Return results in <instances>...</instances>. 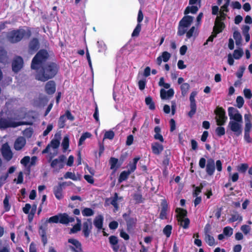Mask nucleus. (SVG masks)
Masks as SVG:
<instances>
[{
    "label": "nucleus",
    "mask_w": 252,
    "mask_h": 252,
    "mask_svg": "<svg viewBox=\"0 0 252 252\" xmlns=\"http://www.w3.org/2000/svg\"><path fill=\"white\" fill-rule=\"evenodd\" d=\"M60 67L55 62L44 63L37 70L35 79L38 81L45 82L54 78L58 73Z\"/></svg>",
    "instance_id": "obj_1"
},
{
    "label": "nucleus",
    "mask_w": 252,
    "mask_h": 252,
    "mask_svg": "<svg viewBox=\"0 0 252 252\" xmlns=\"http://www.w3.org/2000/svg\"><path fill=\"white\" fill-rule=\"evenodd\" d=\"M32 34V28L25 27V29L19 28L7 32L6 38L11 43H17L21 41L24 38L29 39Z\"/></svg>",
    "instance_id": "obj_2"
},
{
    "label": "nucleus",
    "mask_w": 252,
    "mask_h": 252,
    "mask_svg": "<svg viewBox=\"0 0 252 252\" xmlns=\"http://www.w3.org/2000/svg\"><path fill=\"white\" fill-rule=\"evenodd\" d=\"M49 57L48 52L44 49L39 50L32 60L31 68L38 69V66L45 62Z\"/></svg>",
    "instance_id": "obj_3"
},
{
    "label": "nucleus",
    "mask_w": 252,
    "mask_h": 252,
    "mask_svg": "<svg viewBox=\"0 0 252 252\" xmlns=\"http://www.w3.org/2000/svg\"><path fill=\"white\" fill-rule=\"evenodd\" d=\"M26 122H14L11 118H0V129H5L9 127H16L17 126L28 125Z\"/></svg>",
    "instance_id": "obj_4"
},
{
    "label": "nucleus",
    "mask_w": 252,
    "mask_h": 252,
    "mask_svg": "<svg viewBox=\"0 0 252 252\" xmlns=\"http://www.w3.org/2000/svg\"><path fill=\"white\" fill-rule=\"evenodd\" d=\"M216 120L217 125L219 126H223L227 119L224 109L221 107H217L215 109Z\"/></svg>",
    "instance_id": "obj_5"
},
{
    "label": "nucleus",
    "mask_w": 252,
    "mask_h": 252,
    "mask_svg": "<svg viewBox=\"0 0 252 252\" xmlns=\"http://www.w3.org/2000/svg\"><path fill=\"white\" fill-rule=\"evenodd\" d=\"M130 211L129 212V213H126L123 215V217L126 223V230L128 233L133 232L137 221L136 218L130 217Z\"/></svg>",
    "instance_id": "obj_6"
},
{
    "label": "nucleus",
    "mask_w": 252,
    "mask_h": 252,
    "mask_svg": "<svg viewBox=\"0 0 252 252\" xmlns=\"http://www.w3.org/2000/svg\"><path fill=\"white\" fill-rule=\"evenodd\" d=\"M24 61L20 56H16L12 62V71L17 73L23 67Z\"/></svg>",
    "instance_id": "obj_7"
},
{
    "label": "nucleus",
    "mask_w": 252,
    "mask_h": 252,
    "mask_svg": "<svg viewBox=\"0 0 252 252\" xmlns=\"http://www.w3.org/2000/svg\"><path fill=\"white\" fill-rule=\"evenodd\" d=\"M1 153L4 158L7 161L10 160L13 157V153L7 143H5L2 145Z\"/></svg>",
    "instance_id": "obj_8"
},
{
    "label": "nucleus",
    "mask_w": 252,
    "mask_h": 252,
    "mask_svg": "<svg viewBox=\"0 0 252 252\" xmlns=\"http://www.w3.org/2000/svg\"><path fill=\"white\" fill-rule=\"evenodd\" d=\"M196 92H192L189 96L190 110L188 113V116L191 118L196 112V104L195 100Z\"/></svg>",
    "instance_id": "obj_9"
},
{
    "label": "nucleus",
    "mask_w": 252,
    "mask_h": 252,
    "mask_svg": "<svg viewBox=\"0 0 252 252\" xmlns=\"http://www.w3.org/2000/svg\"><path fill=\"white\" fill-rule=\"evenodd\" d=\"M228 127L234 133L236 136H239L242 134V129L241 125L239 123L234 121H230L229 122Z\"/></svg>",
    "instance_id": "obj_10"
},
{
    "label": "nucleus",
    "mask_w": 252,
    "mask_h": 252,
    "mask_svg": "<svg viewBox=\"0 0 252 252\" xmlns=\"http://www.w3.org/2000/svg\"><path fill=\"white\" fill-rule=\"evenodd\" d=\"M68 242L73 245L70 246V249L73 252H83L81 243L77 239L70 238L68 239Z\"/></svg>",
    "instance_id": "obj_11"
},
{
    "label": "nucleus",
    "mask_w": 252,
    "mask_h": 252,
    "mask_svg": "<svg viewBox=\"0 0 252 252\" xmlns=\"http://www.w3.org/2000/svg\"><path fill=\"white\" fill-rule=\"evenodd\" d=\"M66 159L65 156L62 155L59 157L58 158L54 159L51 163V166L53 168H55L57 165L59 166V169H62L64 166V162Z\"/></svg>",
    "instance_id": "obj_12"
},
{
    "label": "nucleus",
    "mask_w": 252,
    "mask_h": 252,
    "mask_svg": "<svg viewBox=\"0 0 252 252\" xmlns=\"http://www.w3.org/2000/svg\"><path fill=\"white\" fill-rule=\"evenodd\" d=\"M92 229V223L91 219H88L86 221L83 223L82 232L84 237L88 238Z\"/></svg>",
    "instance_id": "obj_13"
},
{
    "label": "nucleus",
    "mask_w": 252,
    "mask_h": 252,
    "mask_svg": "<svg viewBox=\"0 0 252 252\" xmlns=\"http://www.w3.org/2000/svg\"><path fill=\"white\" fill-rule=\"evenodd\" d=\"M29 51L30 53H34L36 52L39 48L40 43L37 38H32L29 43Z\"/></svg>",
    "instance_id": "obj_14"
},
{
    "label": "nucleus",
    "mask_w": 252,
    "mask_h": 252,
    "mask_svg": "<svg viewBox=\"0 0 252 252\" xmlns=\"http://www.w3.org/2000/svg\"><path fill=\"white\" fill-rule=\"evenodd\" d=\"M225 28V25L222 21H219V18L217 17L213 27V32L217 34L221 32Z\"/></svg>",
    "instance_id": "obj_15"
},
{
    "label": "nucleus",
    "mask_w": 252,
    "mask_h": 252,
    "mask_svg": "<svg viewBox=\"0 0 252 252\" xmlns=\"http://www.w3.org/2000/svg\"><path fill=\"white\" fill-rule=\"evenodd\" d=\"M215 171V163L214 160L210 158L207 160L206 171L209 176H212Z\"/></svg>",
    "instance_id": "obj_16"
},
{
    "label": "nucleus",
    "mask_w": 252,
    "mask_h": 252,
    "mask_svg": "<svg viewBox=\"0 0 252 252\" xmlns=\"http://www.w3.org/2000/svg\"><path fill=\"white\" fill-rule=\"evenodd\" d=\"M64 188L59 183L57 186H55L53 188V192L55 197L58 199L61 200L64 197L63 190Z\"/></svg>",
    "instance_id": "obj_17"
},
{
    "label": "nucleus",
    "mask_w": 252,
    "mask_h": 252,
    "mask_svg": "<svg viewBox=\"0 0 252 252\" xmlns=\"http://www.w3.org/2000/svg\"><path fill=\"white\" fill-rule=\"evenodd\" d=\"M56 83L51 80L47 82L45 86V90L47 94L51 95L53 94L56 92Z\"/></svg>",
    "instance_id": "obj_18"
},
{
    "label": "nucleus",
    "mask_w": 252,
    "mask_h": 252,
    "mask_svg": "<svg viewBox=\"0 0 252 252\" xmlns=\"http://www.w3.org/2000/svg\"><path fill=\"white\" fill-rule=\"evenodd\" d=\"M161 206V209L159 218L161 220H165L167 219V211L168 209V204L165 199L162 200Z\"/></svg>",
    "instance_id": "obj_19"
},
{
    "label": "nucleus",
    "mask_w": 252,
    "mask_h": 252,
    "mask_svg": "<svg viewBox=\"0 0 252 252\" xmlns=\"http://www.w3.org/2000/svg\"><path fill=\"white\" fill-rule=\"evenodd\" d=\"M26 140L23 136L18 137L15 141L14 148L16 151L21 150L26 145Z\"/></svg>",
    "instance_id": "obj_20"
},
{
    "label": "nucleus",
    "mask_w": 252,
    "mask_h": 252,
    "mask_svg": "<svg viewBox=\"0 0 252 252\" xmlns=\"http://www.w3.org/2000/svg\"><path fill=\"white\" fill-rule=\"evenodd\" d=\"M174 94V91L173 89H169L168 91H165L161 89L160 91V95L162 99H169L172 97Z\"/></svg>",
    "instance_id": "obj_21"
},
{
    "label": "nucleus",
    "mask_w": 252,
    "mask_h": 252,
    "mask_svg": "<svg viewBox=\"0 0 252 252\" xmlns=\"http://www.w3.org/2000/svg\"><path fill=\"white\" fill-rule=\"evenodd\" d=\"M46 224L41 225L39 227V233L41 237L43 245L45 246L47 243V237L46 235Z\"/></svg>",
    "instance_id": "obj_22"
},
{
    "label": "nucleus",
    "mask_w": 252,
    "mask_h": 252,
    "mask_svg": "<svg viewBox=\"0 0 252 252\" xmlns=\"http://www.w3.org/2000/svg\"><path fill=\"white\" fill-rule=\"evenodd\" d=\"M151 149L153 154L159 155L163 150V146L158 142H154L152 144Z\"/></svg>",
    "instance_id": "obj_23"
},
{
    "label": "nucleus",
    "mask_w": 252,
    "mask_h": 252,
    "mask_svg": "<svg viewBox=\"0 0 252 252\" xmlns=\"http://www.w3.org/2000/svg\"><path fill=\"white\" fill-rule=\"evenodd\" d=\"M193 17L191 16L186 15L180 20L179 23L184 27L189 28L192 24Z\"/></svg>",
    "instance_id": "obj_24"
},
{
    "label": "nucleus",
    "mask_w": 252,
    "mask_h": 252,
    "mask_svg": "<svg viewBox=\"0 0 252 252\" xmlns=\"http://www.w3.org/2000/svg\"><path fill=\"white\" fill-rule=\"evenodd\" d=\"M103 217L101 215L96 216L94 220V224L98 230L103 228Z\"/></svg>",
    "instance_id": "obj_25"
},
{
    "label": "nucleus",
    "mask_w": 252,
    "mask_h": 252,
    "mask_svg": "<svg viewBox=\"0 0 252 252\" xmlns=\"http://www.w3.org/2000/svg\"><path fill=\"white\" fill-rule=\"evenodd\" d=\"M109 243L112 246V248L115 252H117L120 248L118 245V238L114 235L110 236L109 238Z\"/></svg>",
    "instance_id": "obj_26"
},
{
    "label": "nucleus",
    "mask_w": 252,
    "mask_h": 252,
    "mask_svg": "<svg viewBox=\"0 0 252 252\" xmlns=\"http://www.w3.org/2000/svg\"><path fill=\"white\" fill-rule=\"evenodd\" d=\"M175 212L177 213V220L185 218L187 216V211L186 209L181 208H177Z\"/></svg>",
    "instance_id": "obj_27"
},
{
    "label": "nucleus",
    "mask_w": 252,
    "mask_h": 252,
    "mask_svg": "<svg viewBox=\"0 0 252 252\" xmlns=\"http://www.w3.org/2000/svg\"><path fill=\"white\" fill-rule=\"evenodd\" d=\"M139 159H140V157H135L133 159L132 162V163L130 162L128 164V166L129 168L127 170V171H129L130 174L131 173L134 172V171L136 170V165H137V162L138 161V160Z\"/></svg>",
    "instance_id": "obj_28"
},
{
    "label": "nucleus",
    "mask_w": 252,
    "mask_h": 252,
    "mask_svg": "<svg viewBox=\"0 0 252 252\" xmlns=\"http://www.w3.org/2000/svg\"><path fill=\"white\" fill-rule=\"evenodd\" d=\"M155 134L154 135V138L156 140H158L161 142L164 141V138L162 135L160 134L161 129L159 126H156L154 128Z\"/></svg>",
    "instance_id": "obj_29"
},
{
    "label": "nucleus",
    "mask_w": 252,
    "mask_h": 252,
    "mask_svg": "<svg viewBox=\"0 0 252 252\" xmlns=\"http://www.w3.org/2000/svg\"><path fill=\"white\" fill-rule=\"evenodd\" d=\"M145 104L148 106L150 110H154L156 109L155 103L151 96H148L145 98Z\"/></svg>",
    "instance_id": "obj_30"
},
{
    "label": "nucleus",
    "mask_w": 252,
    "mask_h": 252,
    "mask_svg": "<svg viewBox=\"0 0 252 252\" xmlns=\"http://www.w3.org/2000/svg\"><path fill=\"white\" fill-rule=\"evenodd\" d=\"M109 164L110 165V169L116 170L120 166H118V164H119V160L118 158L111 157L109 161Z\"/></svg>",
    "instance_id": "obj_31"
},
{
    "label": "nucleus",
    "mask_w": 252,
    "mask_h": 252,
    "mask_svg": "<svg viewBox=\"0 0 252 252\" xmlns=\"http://www.w3.org/2000/svg\"><path fill=\"white\" fill-rule=\"evenodd\" d=\"M199 8L196 5H191V6H187L185 11L184 14L187 15L189 13L195 14L198 10Z\"/></svg>",
    "instance_id": "obj_32"
},
{
    "label": "nucleus",
    "mask_w": 252,
    "mask_h": 252,
    "mask_svg": "<svg viewBox=\"0 0 252 252\" xmlns=\"http://www.w3.org/2000/svg\"><path fill=\"white\" fill-rule=\"evenodd\" d=\"M252 119V116L250 113L245 114L244 115V120L245 122L244 128H252V124L251 120Z\"/></svg>",
    "instance_id": "obj_33"
},
{
    "label": "nucleus",
    "mask_w": 252,
    "mask_h": 252,
    "mask_svg": "<svg viewBox=\"0 0 252 252\" xmlns=\"http://www.w3.org/2000/svg\"><path fill=\"white\" fill-rule=\"evenodd\" d=\"M63 177L65 179H70L75 181L80 180L81 179L80 175H78V176H76L74 173L71 172H66L64 175Z\"/></svg>",
    "instance_id": "obj_34"
},
{
    "label": "nucleus",
    "mask_w": 252,
    "mask_h": 252,
    "mask_svg": "<svg viewBox=\"0 0 252 252\" xmlns=\"http://www.w3.org/2000/svg\"><path fill=\"white\" fill-rule=\"evenodd\" d=\"M110 199H111L110 202L111 204L114 206V207L116 210H118L119 208V204H118L117 201L119 199H122V197H119L118 193L115 192L114 193L113 197Z\"/></svg>",
    "instance_id": "obj_35"
},
{
    "label": "nucleus",
    "mask_w": 252,
    "mask_h": 252,
    "mask_svg": "<svg viewBox=\"0 0 252 252\" xmlns=\"http://www.w3.org/2000/svg\"><path fill=\"white\" fill-rule=\"evenodd\" d=\"M130 174L129 171H123L121 173L118 178V182L121 183L124 181L126 180L129 175Z\"/></svg>",
    "instance_id": "obj_36"
},
{
    "label": "nucleus",
    "mask_w": 252,
    "mask_h": 252,
    "mask_svg": "<svg viewBox=\"0 0 252 252\" xmlns=\"http://www.w3.org/2000/svg\"><path fill=\"white\" fill-rule=\"evenodd\" d=\"M252 128H244L245 140L248 143H252V138L250 136V132Z\"/></svg>",
    "instance_id": "obj_37"
},
{
    "label": "nucleus",
    "mask_w": 252,
    "mask_h": 252,
    "mask_svg": "<svg viewBox=\"0 0 252 252\" xmlns=\"http://www.w3.org/2000/svg\"><path fill=\"white\" fill-rule=\"evenodd\" d=\"M60 223L63 224L68 223V215L66 213L59 214Z\"/></svg>",
    "instance_id": "obj_38"
},
{
    "label": "nucleus",
    "mask_w": 252,
    "mask_h": 252,
    "mask_svg": "<svg viewBox=\"0 0 252 252\" xmlns=\"http://www.w3.org/2000/svg\"><path fill=\"white\" fill-rule=\"evenodd\" d=\"M9 196L6 194L3 202L4 212H8L10 210L11 205L9 203Z\"/></svg>",
    "instance_id": "obj_39"
},
{
    "label": "nucleus",
    "mask_w": 252,
    "mask_h": 252,
    "mask_svg": "<svg viewBox=\"0 0 252 252\" xmlns=\"http://www.w3.org/2000/svg\"><path fill=\"white\" fill-rule=\"evenodd\" d=\"M180 222V225L184 228L187 229L189 227L190 220L189 218H184L178 220Z\"/></svg>",
    "instance_id": "obj_40"
},
{
    "label": "nucleus",
    "mask_w": 252,
    "mask_h": 252,
    "mask_svg": "<svg viewBox=\"0 0 252 252\" xmlns=\"http://www.w3.org/2000/svg\"><path fill=\"white\" fill-rule=\"evenodd\" d=\"M249 168L247 163H241L237 166V170L241 173L245 174Z\"/></svg>",
    "instance_id": "obj_41"
},
{
    "label": "nucleus",
    "mask_w": 252,
    "mask_h": 252,
    "mask_svg": "<svg viewBox=\"0 0 252 252\" xmlns=\"http://www.w3.org/2000/svg\"><path fill=\"white\" fill-rule=\"evenodd\" d=\"M62 146L63 152H65L69 147V139L68 136L64 137L62 143Z\"/></svg>",
    "instance_id": "obj_42"
},
{
    "label": "nucleus",
    "mask_w": 252,
    "mask_h": 252,
    "mask_svg": "<svg viewBox=\"0 0 252 252\" xmlns=\"http://www.w3.org/2000/svg\"><path fill=\"white\" fill-rule=\"evenodd\" d=\"M172 226L171 225H166L163 229V234L168 238L170 236L172 232Z\"/></svg>",
    "instance_id": "obj_43"
},
{
    "label": "nucleus",
    "mask_w": 252,
    "mask_h": 252,
    "mask_svg": "<svg viewBox=\"0 0 252 252\" xmlns=\"http://www.w3.org/2000/svg\"><path fill=\"white\" fill-rule=\"evenodd\" d=\"M92 134L88 132H86L83 133L79 139L78 145L81 146V145H82L83 143L85 141L86 138H90Z\"/></svg>",
    "instance_id": "obj_44"
},
{
    "label": "nucleus",
    "mask_w": 252,
    "mask_h": 252,
    "mask_svg": "<svg viewBox=\"0 0 252 252\" xmlns=\"http://www.w3.org/2000/svg\"><path fill=\"white\" fill-rule=\"evenodd\" d=\"M189 85L187 83H183L181 86V90L182 94L183 96H185L187 94L189 89Z\"/></svg>",
    "instance_id": "obj_45"
},
{
    "label": "nucleus",
    "mask_w": 252,
    "mask_h": 252,
    "mask_svg": "<svg viewBox=\"0 0 252 252\" xmlns=\"http://www.w3.org/2000/svg\"><path fill=\"white\" fill-rule=\"evenodd\" d=\"M82 214L83 216L90 217L94 214V211L90 208H85L82 211Z\"/></svg>",
    "instance_id": "obj_46"
},
{
    "label": "nucleus",
    "mask_w": 252,
    "mask_h": 252,
    "mask_svg": "<svg viewBox=\"0 0 252 252\" xmlns=\"http://www.w3.org/2000/svg\"><path fill=\"white\" fill-rule=\"evenodd\" d=\"M188 27H184L180 23H179V26L178 27V31H177V34L179 36H182L185 33H187V31Z\"/></svg>",
    "instance_id": "obj_47"
},
{
    "label": "nucleus",
    "mask_w": 252,
    "mask_h": 252,
    "mask_svg": "<svg viewBox=\"0 0 252 252\" xmlns=\"http://www.w3.org/2000/svg\"><path fill=\"white\" fill-rule=\"evenodd\" d=\"M205 240L208 245L210 246H213L215 245V239L210 234H206Z\"/></svg>",
    "instance_id": "obj_48"
},
{
    "label": "nucleus",
    "mask_w": 252,
    "mask_h": 252,
    "mask_svg": "<svg viewBox=\"0 0 252 252\" xmlns=\"http://www.w3.org/2000/svg\"><path fill=\"white\" fill-rule=\"evenodd\" d=\"M233 38L235 40L236 45H239L242 40V37L240 33L238 31L233 32Z\"/></svg>",
    "instance_id": "obj_49"
},
{
    "label": "nucleus",
    "mask_w": 252,
    "mask_h": 252,
    "mask_svg": "<svg viewBox=\"0 0 252 252\" xmlns=\"http://www.w3.org/2000/svg\"><path fill=\"white\" fill-rule=\"evenodd\" d=\"M223 233L225 236L229 237L233 234V229L230 226H226L223 228Z\"/></svg>",
    "instance_id": "obj_50"
},
{
    "label": "nucleus",
    "mask_w": 252,
    "mask_h": 252,
    "mask_svg": "<svg viewBox=\"0 0 252 252\" xmlns=\"http://www.w3.org/2000/svg\"><path fill=\"white\" fill-rule=\"evenodd\" d=\"M141 30V24H137L136 27L134 29L132 34V37L138 36Z\"/></svg>",
    "instance_id": "obj_51"
},
{
    "label": "nucleus",
    "mask_w": 252,
    "mask_h": 252,
    "mask_svg": "<svg viewBox=\"0 0 252 252\" xmlns=\"http://www.w3.org/2000/svg\"><path fill=\"white\" fill-rule=\"evenodd\" d=\"M238 220L241 221L242 220V217L240 216L237 212L235 214H232L229 220L230 222H234Z\"/></svg>",
    "instance_id": "obj_52"
},
{
    "label": "nucleus",
    "mask_w": 252,
    "mask_h": 252,
    "mask_svg": "<svg viewBox=\"0 0 252 252\" xmlns=\"http://www.w3.org/2000/svg\"><path fill=\"white\" fill-rule=\"evenodd\" d=\"M243 55V52L242 49L235 50L233 53V57L236 60L240 59Z\"/></svg>",
    "instance_id": "obj_53"
},
{
    "label": "nucleus",
    "mask_w": 252,
    "mask_h": 252,
    "mask_svg": "<svg viewBox=\"0 0 252 252\" xmlns=\"http://www.w3.org/2000/svg\"><path fill=\"white\" fill-rule=\"evenodd\" d=\"M216 132L218 136L221 137L225 134V128L221 126H218L216 129Z\"/></svg>",
    "instance_id": "obj_54"
},
{
    "label": "nucleus",
    "mask_w": 252,
    "mask_h": 252,
    "mask_svg": "<svg viewBox=\"0 0 252 252\" xmlns=\"http://www.w3.org/2000/svg\"><path fill=\"white\" fill-rule=\"evenodd\" d=\"M238 110L234 107H229L228 108V113L229 118L232 117V116H233L234 115H235V114L238 113Z\"/></svg>",
    "instance_id": "obj_55"
},
{
    "label": "nucleus",
    "mask_w": 252,
    "mask_h": 252,
    "mask_svg": "<svg viewBox=\"0 0 252 252\" xmlns=\"http://www.w3.org/2000/svg\"><path fill=\"white\" fill-rule=\"evenodd\" d=\"M60 142L59 140L57 139H53L50 142L49 144L51 145V147H52L53 149H57L60 146Z\"/></svg>",
    "instance_id": "obj_56"
},
{
    "label": "nucleus",
    "mask_w": 252,
    "mask_h": 252,
    "mask_svg": "<svg viewBox=\"0 0 252 252\" xmlns=\"http://www.w3.org/2000/svg\"><path fill=\"white\" fill-rule=\"evenodd\" d=\"M7 60V53L3 50H0V62L4 63Z\"/></svg>",
    "instance_id": "obj_57"
},
{
    "label": "nucleus",
    "mask_w": 252,
    "mask_h": 252,
    "mask_svg": "<svg viewBox=\"0 0 252 252\" xmlns=\"http://www.w3.org/2000/svg\"><path fill=\"white\" fill-rule=\"evenodd\" d=\"M237 107L238 108H241L243 107L244 104V100L242 96H238L236 98Z\"/></svg>",
    "instance_id": "obj_58"
},
{
    "label": "nucleus",
    "mask_w": 252,
    "mask_h": 252,
    "mask_svg": "<svg viewBox=\"0 0 252 252\" xmlns=\"http://www.w3.org/2000/svg\"><path fill=\"white\" fill-rule=\"evenodd\" d=\"M115 133L112 130L106 131L104 135V138L112 140L114 138Z\"/></svg>",
    "instance_id": "obj_59"
},
{
    "label": "nucleus",
    "mask_w": 252,
    "mask_h": 252,
    "mask_svg": "<svg viewBox=\"0 0 252 252\" xmlns=\"http://www.w3.org/2000/svg\"><path fill=\"white\" fill-rule=\"evenodd\" d=\"M164 62H167L171 57V54L167 51H164L160 56Z\"/></svg>",
    "instance_id": "obj_60"
},
{
    "label": "nucleus",
    "mask_w": 252,
    "mask_h": 252,
    "mask_svg": "<svg viewBox=\"0 0 252 252\" xmlns=\"http://www.w3.org/2000/svg\"><path fill=\"white\" fill-rule=\"evenodd\" d=\"M133 199L137 203H142L143 201L142 195L140 193L134 194Z\"/></svg>",
    "instance_id": "obj_61"
},
{
    "label": "nucleus",
    "mask_w": 252,
    "mask_h": 252,
    "mask_svg": "<svg viewBox=\"0 0 252 252\" xmlns=\"http://www.w3.org/2000/svg\"><path fill=\"white\" fill-rule=\"evenodd\" d=\"M59 215H55L54 216H52L50 217L48 220V221L50 223H59L60 222V219H59Z\"/></svg>",
    "instance_id": "obj_62"
},
{
    "label": "nucleus",
    "mask_w": 252,
    "mask_h": 252,
    "mask_svg": "<svg viewBox=\"0 0 252 252\" xmlns=\"http://www.w3.org/2000/svg\"><path fill=\"white\" fill-rule=\"evenodd\" d=\"M138 85L139 89L141 91L143 90L145 88L146 85V79H143L139 80L138 82Z\"/></svg>",
    "instance_id": "obj_63"
},
{
    "label": "nucleus",
    "mask_w": 252,
    "mask_h": 252,
    "mask_svg": "<svg viewBox=\"0 0 252 252\" xmlns=\"http://www.w3.org/2000/svg\"><path fill=\"white\" fill-rule=\"evenodd\" d=\"M230 119H233L236 122H241L242 121V115L238 112V113L235 114L232 117L230 118Z\"/></svg>",
    "instance_id": "obj_64"
}]
</instances>
